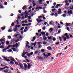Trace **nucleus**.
Masks as SVG:
<instances>
[{"label":"nucleus","mask_w":73,"mask_h":73,"mask_svg":"<svg viewBox=\"0 0 73 73\" xmlns=\"http://www.w3.org/2000/svg\"><path fill=\"white\" fill-rule=\"evenodd\" d=\"M66 5L67 6H69V3H66Z\"/></svg>","instance_id":"7c9ffc66"},{"label":"nucleus","mask_w":73,"mask_h":73,"mask_svg":"<svg viewBox=\"0 0 73 73\" xmlns=\"http://www.w3.org/2000/svg\"><path fill=\"white\" fill-rule=\"evenodd\" d=\"M11 26L13 27V26H14V23L13 22L11 24Z\"/></svg>","instance_id":"49530a36"},{"label":"nucleus","mask_w":73,"mask_h":73,"mask_svg":"<svg viewBox=\"0 0 73 73\" xmlns=\"http://www.w3.org/2000/svg\"><path fill=\"white\" fill-rule=\"evenodd\" d=\"M66 39H67V38L65 37V38H64L63 40L64 41H66Z\"/></svg>","instance_id":"338daca9"},{"label":"nucleus","mask_w":73,"mask_h":73,"mask_svg":"<svg viewBox=\"0 0 73 73\" xmlns=\"http://www.w3.org/2000/svg\"><path fill=\"white\" fill-rule=\"evenodd\" d=\"M36 21L38 22V23H40V20L39 21V20H38V19H36Z\"/></svg>","instance_id":"cd10ccee"},{"label":"nucleus","mask_w":73,"mask_h":73,"mask_svg":"<svg viewBox=\"0 0 73 73\" xmlns=\"http://www.w3.org/2000/svg\"><path fill=\"white\" fill-rule=\"evenodd\" d=\"M25 13L26 14V15H28V13L27 12V11H26L25 12Z\"/></svg>","instance_id":"b1692460"},{"label":"nucleus","mask_w":73,"mask_h":73,"mask_svg":"<svg viewBox=\"0 0 73 73\" xmlns=\"http://www.w3.org/2000/svg\"><path fill=\"white\" fill-rule=\"evenodd\" d=\"M8 38L9 39H10V38H11V36H8Z\"/></svg>","instance_id":"e433bc0d"},{"label":"nucleus","mask_w":73,"mask_h":73,"mask_svg":"<svg viewBox=\"0 0 73 73\" xmlns=\"http://www.w3.org/2000/svg\"><path fill=\"white\" fill-rule=\"evenodd\" d=\"M3 58L5 59V60H6L8 62H9V61H11V60H10L9 59H7V57L5 56H4Z\"/></svg>","instance_id":"f03ea898"},{"label":"nucleus","mask_w":73,"mask_h":73,"mask_svg":"<svg viewBox=\"0 0 73 73\" xmlns=\"http://www.w3.org/2000/svg\"><path fill=\"white\" fill-rule=\"evenodd\" d=\"M25 53H24L23 54H22V57H24V55H25Z\"/></svg>","instance_id":"4c0bfd02"},{"label":"nucleus","mask_w":73,"mask_h":73,"mask_svg":"<svg viewBox=\"0 0 73 73\" xmlns=\"http://www.w3.org/2000/svg\"><path fill=\"white\" fill-rule=\"evenodd\" d=\"M35 40H36V36H34L32 40H31V41H32V42H33Z\"/></svg>","instance_id":"f8f14e48"},{"label":"nucleus","mask_w":73,"mask_h":73,"mask_svg":"<svg viewBox=\"0 0 73 73\" xmlns=\"http://www.w3.org/2000/svg\"><path fill=\"white\" fill-rule=\"evenodd\" d=\"M0 70H4V69H5V68H2L0 69Z\"/></svg>","instance_id":"4d7b16f0"},{"label":"nucleus","mask_w":73,"mask_h":73,"mask_svg":"<svg viewBox=\"0 0 73 73\" xmlns=\"http://www.w3.org/2000/svg\"><path fill=\"white\" fill-rule=\"evenodd\" d=\"M70 25V23H66V26H67L68 27H69V25Z\"/></svg>","instance_id":"aec40b11"},{"label":"nucleus","mask_w":73,"mask_h":73,"mask_svg":"<svg viewBox=\"0 0 73 73\" xmlns=\"http://www.w3.org/2000/svg\"><path fill=\"white\" fill-rule=\"evenodd\" d=\"M27 8V7L25 6H24L22 8L23 9V10H24L25 9Z\"/></svg>","instance_id":"f3484780"},{"label":"nucleus","mask_w":73,"mask_h":73,"mask_svg":"<svg viewBox=\"0 0 73 73\" xmlns=\"http://www.w3.org/2000/svg\"><path fill=\"white\" fill-rule=\"evenodd\" d=\"M24 29V27H23L22 28H21L20 29L21 30V31H23V30Z\"/></svg>","instance_id":"37998d69"},{"label":"nucleus","mask_w":73,"mask_h":73,"mask_svg":"<svg viewBox=\"0 0 73 73\" xmlns=\"http://www.w3.org/2000/svg\"><path fill=\"white\" fill-rule=\"evenodd\" d=\"M40 34H42L43 36H45V32H42L40 33Z\"/></svg>","instance_id":"6e6552de"},{"label":"nucleus","mask_w":73,"mask_h":73,"mask_svg":"<svg viewBox=\"0 0 73 73\" xmlns=\"http://www.w3.org/2000/svg\"><path fill=\"white\" fill-rule=\"evenodd\" d=\"M37 57L38 58V59H39L40 60H42L44 58H43V57H41L40 56H37Z\"/></svg>","instance_id":"20e7f679"},{"label":"nucleus","mask_w":73,"mask_h":73,"mask_svg":"<svg viewBox=\"0 0 73 73\" xmlns=\"http://www.w3.org/2000/svg\"><path fill=\"white\" fill-rule=\"evenodd\" d=\"M20 25H17L15 26L16 28H20Z\"/></svg>","instance_id":"4468645a"},{"label":"nucleus","mask_w":73,"mask_h":73,"mask_svg":"<svg viewBox=\"0 0 73 73\" xmlns=\"http://www.w3.org/2000/svg\"><path fill=\"white\" fill-rule=\"evenodd\" d=\"M5 69H9V67L8 66H5L4 67Z\"/></svg>","instance_id":"c9c22d12"},{"label":"nucleus","mask_w":73,"mask_h":73,"mask_svg":"<svg viewBox=\"0 0 73 73\" xmlns=\"http://www.w3.org/2000/svg\"><path fill=\"white\" fill-rule=\"evenodd\" d=\"M18 18L19 20L20 19H21V17H20V16H19L18 17Z\"/></svg>","instance_id":"8fccbe9b"},{"label":"nucleus","mask_w":73,"mask_h":73,"mask_svg":"<svg viewBox=\"0 0 73 73\" xmlns=\"http://www.w3.org/2000/svg\"><path fill=\"white\" fill-rule=\"evenodd\" d=\"M27 31H28L27 30L24 29L23 32H27Z\"/></svg>","instance_id":"58836bf2"},{"label":"nucleus","mask_w":73,"mask_h":73,"mask_svg":"<svg viewBox=\"0 0 73 73\" xmlns=\"http://www.w3.org/2000/svg\"><path fill=\"white\" fill-rule=\"evenodd\" d=\"M48 33H46V34L45 35L46 36H48Z\"/></svg>","instance_id":"13d9d810"},{"label":"nucleus","mask_w":73,"mask_h":73,"mask_svg":"<svg viewBox=\"0 0 73 73\" xmlns=\"http://www.w3.org/2000/svg\"><path fill=\"white\" fill-rule=\"evenodd\" d=\"M9 71V70L8 69H6V70H4V72H5V73H8Z\"/></svg>","instance_id":"ddd939ff"},{"label":"nucleus","mask_w":73,"mask_h":73,"mask_svg":"<svg viewBox=\"0 0 73 73\" xmlns=\"http://www.w3.org/2000/svg\"><path fill=\"white\" fill-rule=\"evenodd\" d=\"M10 64H14V62L13 61L10 62Z\"/></svg>","instance_id":"a19ab883"},{"label":"nucleus","mask_w":73,"mask_h":73,"mask_svg":"<svg viewBox=\"0 0 73 73\" xmlns=\"http://www.w3.org/2000/svg\"><path fill=\"white\" fill-rule=\"evenodd\" d=\"M43 56L44 57H46V58H48V54H46L45 53H43Z\"/></svg>","instance_id":"423d86ee"},{"label":"nucleus","mask_w":73,"mask_h":73,"mask_svg":"<svg viewBox=\"0 0 73 73\" xmlns=\"http://www.w3.org/2000/svg\"><path fill=\"white\" fill-rule=\"evenodd\" d=\"M27 17H28V15H25V18H27Z\"/></svg>","instance_id":"774afa93"},{"label":"nucleus","mask_w":73,"mask_h":73,"mask_svg":"<svg viewBox=\"0 0 73 73\" xmlns=\"http://www.w3.org/2000/svg\"><path fill=\"white\" fill-rule=\"evenodd\" d=\"M56 38L55 37L53 38H52V40L53 41H56Z\"/></svg>","instance_id":"393cba45"},{"label":"nucleus","mask_w":73,"mask_h":73,"mask_svg":"<svg viewBox=\"0 0 73 73\" xmlns=\"http://www.w3.org/2000/svg\"><path fill=\"white\" fill-rule=\"evenodd\" d=\"M7 49H9V48L8 47L5 48L4 49H3V51H5V50H6Z\"/></svg>","instance_id":"9d476101"},{"label":"nucleus","mask_w":73,"mask_h":73,"mask_svg":"<svg viewBox=\"0 0 73 73\" xmlns=\"http://www.w3.org/2000/svg\"><path fill=\"white\" fill-rule=\"evenodd\" d=\"M39 4H40V5H41V4H40V3H42V0H39Z\"/></svg>","instance_id":"412c9836"},{"label":"nucleus","mask_w":73,"mask_h":73,"mask_svg":"<svg viewBox=\"0 0 73 73\" xmlns=\"http://www.w3.org/2000/svg\"><path fill=\"white\" fill-rule=\"evenodd\" d=\"M28 66H27L28 69H30L31 66H32V64L30 63L27 64Z\"/></svg>","instance_id":"7ed1b4c3"},{"label":"nucleus","mask_w":73,"mask_h":73,"mask_svg":"<svg viewBox=\"0 0 73 73\" xmlns=\"http://www.w3.org/2000/svg\"><path fill=\"white\" fill-rule=\"evenodd\" d=\"M26 25H27V24H23L22 25L23 27H25V26Z\"/></svg>","instance_id":"f704fd0d"},{"label":"nucleus","mask_w":73,"mask_h":73,"mask_svg":"<svg viewBox=\"0 0 73 73\" xmlns=\"http://www.w3.org/2000/svg\"><path fill=\"white\" fill-rule=\"evenodd\" d=\"M59 39V40H60V41H62V37H61L60 36Z\"/></svg>","instance_id":"6ab92c4d"},{"label":"nucleus","mask_w":73,"mask_h":73,"mask_svg":"<svg viewBox=\"0 0 73 73\" xmlns=\"http://www.w3.org/2000/svg\"><path fill=\"white\" fill-rule=\"evenodd\" d=\"M8 32H12V30H8Z\"/></svg>","instance_id":"3c124183"},{"label":"nucleus","mask_w":73,"mask_h":73,"mask_svg":"<svg viewBox=\"0 0 73 73\" xmlns=\"http://www.w3.org/2000/svg\"><path fill=\"white\" fill-rule=\"evenodd\" d=\"M55 10H56L55 9H52V12H54V11H55Z\"/></svg>","instance_id":"6e6d98bb"},{"label":"nucleus","mask_w":73,"mask_h":73,"mask_svg":"<svg viewBox=\"0 0 73 73\" xmlns=\"http://www.w3.org/2000/svg\"><path fill=\"white\" fill-rule=\"evenodd\" d=\"M47 38H48V40H49V41H52V39H51V38H52V36H48Z\"/></svg>","instance_id":"0eeeda50"},{"label":"nucleus","mask_w":73,"mask_h":73,"mask_svg":"<svg viewBox=\"0 0 73 73\" xmlns=\"http://www.w3.org/2000/svg\"><path fill=\"white\" fill-rule=\"evenodd\" d=\"M17 28H15L14 29L13 31L14 32H16V31H17Z\"/></svg>","instance_id":"4be33fe9"},{"label":"nucleus","mask_w":73,"mask_h":73,"mask_svg":"<svg viewBox=\"0 0 73 73\" xmlns=\"http://www.w3.org/2000/svg\"><path fill=\"white\" fill-rule=\"evenodd\" d=\"M70 9H73V6L72 7V8L71 7H70Z\"/></svg>","instance_id":"603ef678"},{"label":"nucleus","mask_w":73,"mask_h":73,"mask_svg":"<svg viewBox=\"0 0 73 73\" xmlns=\"http://www.w3.org/2000/svg\"><path fill=\"white\" fill-rule=\"evenodd\" d=\"M19 66L20 68L21 69H24V70H26V69L24 68H23V65H20Z\"/></svg>","instance_id":"39448f33"},{"label":"nucleus","mask_w":73,"mask_h":73,"mask_svg":"<svg viewBox=\"0 0 73 73\" xmlns=\"http://www.w3.org/2000/svg\"><path fill=\"white\" fill-rule=\"evenodd\" d=\"M60 42H56L55 44L56 45H57L58 44H59V43Z\"/></svg>","instance_id":"0e129e2a"},{"label":"nucleus","mask_w":73,"mask_h":73,"mask_svg":"<svg viewBox=\"0 0 73 73\" xmlns=\"http://www.w3.org/2000/svg\"><path fill=\"white\" fill-rule=\"evenodd\" d=\"M0 7H1V8H2V9L4 8V7H3V6L1 5H0Z\"/></svg>","instance_id":"c756f323"},{"label":"nucleus","mask_w":73,"mask_h":73,"mask_svg":"<svg viewBox=\"0 0 73 73\" xmlns=\"http://www.w3.org/2000/svg\"><path fill=\"white\" fill-rule=\"evenodd\" d=\"M9 44V41H7L6 43V45H8Z\"/></svg>","instance_id":"bf43d9fd"},{"label":"nucleus","mask_w":73,"mask_h":73,"mask_svg":"<svg viewBox=\"0 0 73 73\" xmlns=\"http://www.w3.org/2000/svg\"><path fill=\"white\" fill-rule=\"evenodd\" d=\"M13 51H14V52H16V48H13Z\"/></svg>","instance_id":"79ce46f5"},{"label":"nucleus","mask_w":73,"mask_h":73,"mask_svg":"<svg viewBox=\"0 0 73 73\" xmlns=\"http://www.w3.org/2000/svg\"><path fill=\"white\" fill-rule=\"evenodd\" d=\"M28 19V20L31 19V17L30 16H29Z\"/></svg>","instance_id":"09e8293b"},{"label":"nucleus","mask_w":73,"mask_h":73,"mask_svg":"<svg viewBox=\"0 0 73 73\" xmlns=\"http://www.w3.org/2000/svg\"><path fill=\"white\" fill-rule=\"evenodd\" d=\"M43 12L44 13H46L47 12V11H45V10H44Z\"/></svg>","instance_id":"69168bd1"},{"label":"nucleus","mask_w":73,"mask_h":73,"mask_svg":"<svg viewBox=\"0 0 73 73\" xmlns=\"http://www.w3.org/2000/svg\"><path fill=\"white\" fill-rule=\"evenodd\" d=\"M24 67L25 68H27V64H24Z\"/></svg>","instance_id":"5701e85b"},{"label":"nucleus","mask_w":73,"mask_h":73,"mask_svg":"<svg viewBox=\"0 0 73 73\" xmlns=\"http://www.w3.org/2000/svg\"><path fill=\"white\" fill-rule=\"evenodd\" d=\"M41 51H42V52H45V50H44V49H42L41 50Z\"/></svg>","instance_id":"a18cd8bd"},{"label":"nucleus","mask_w":73,"mask_h":73,"mask_svg":"<svg viewBox=\"0 0 73 73\" xmlns=\"http://www.w3.org/2000/svg\"><path fill=\"white\" fill-rule=\"evenodd\" d=\"M12 50L11 49L9 50V52H12Z\"/></svg>","instance_id":"e2e57ef3"},{"label":"nucleus","mask_w":73,"mask_h":73,"mask_svg":"<svg viewBox=\"0 0 73 73\" xmlns=\"http://www.w3.org/2000/svg\"><path fill=\"white\" fill-rule=\"evenodd\" d=\"M5 40V38H1L0 39V41L1 42H2V41H4Z\"/></svg>","instance_id":"1a4fd4ad"},{"label":"nucleus","mask_w":73,"mask_h":73,"mask_svg":"<svg viewBox=\"0 0 73 73\" xmlns=\"http://www.w3.org/2000/svg\"><path fill=\"white\" fill-rule=\"evenodd\" d=\"M38 52V51H36L35 52V54H37Z\"/></svg>","instance_id":"72a5a7b5"},{"label":"nucleus","mask_w":73,"mask_h":73,"mask_svg":"<svg viewBox=\"0 0 73 73\" xmlns=\"http://www.w3.org/2000/svg\"><path fill=\"white\" fill-rule=\"evenodd\" d=\"M20 41V40H19V39H18L17 40H16L15 42H18V41Z\"/></svg>","instance_id":"ea45409f"},{"label":"nucleus","mask_w":73,"mask_h":73,"mask_svg":"<svg viewBox=\"0 0 73 73\" xmlns=\"http://www.w3.org/2000/svg\"><path fill=\"white\" fill-rule=\"evenodd\" d=\"M26 61H27V62H30V61L29 60L27 59H26Z\"/></svg>","instance_id":"c03bdc74"},{"label":"nucleus","mask_w":73,"mask_h":73,"mask_svg":"<svg viewBox=\"0 0 73 73\" xmlns=\"http://www.w3.org/2000/svg\"><path fill=\"white\" fill-rule=\"evenodd\" d=\"M66 13H65V14H63L62 15V16H63V17H66Z\"/></svg>","instance_id":"a878e982"},{"label":"nucleus","mask_w":73,"mask_h":73,"mask_svg":"<svg viewBox=\"0 0 73 73\" xmlns=\"http://www.w3.org/2000/svg\"><path fill=\"white\" fill-rule=\"evenodd\" d=\"M69 7H64V8H65V9H69Z\"/></svg>","instance_id":"c85d7f7f"},{"label":"nucleus","mask_w":73,"mask_h":73,"mask_svg":"<svg viewBox=\"0 0 73 73\" xmlns=\"http://www.w3.org/2000/svg\"><path fill=\"white\" fill-rule=\"evenodd\" d=\"M69 9H68L69 11L67 12V13L68 14V15H69V16H70V15H72V10H70L69 11Z\"/></svg>","instance_id":"f257e3e1"},{"label":"nucleus","mask_w":73,"mask_h":73,"mask_svg":"<svg viewBox=\"0 0 73 73\" xmlns=\"http://www.w3.org/2000/svg\"><path fill=\"white\" fill-rule=\"evenodd\" d=\"M30 56H31V55L30 54H27V56H28L29 57H30Z\"/></svg>","instance_id":"473e14b6"},{"label":"nucleus","mask_w":73,"mask_h":73,"mask_svg":"<svg viewBox=\"0 0 73 73\" xmlns=\"http://www.w3.org/2000/svg\"><path fill=\"white\" fill-rule=\"evenodd\" d=\"M0 48L2 49H4V47L1 46H0Z\"/></svg>","instance_id":"5fc2aeb1"},{"label":"nucleus","mask_w":73,"mask_h":73,"mask_svg":"<svg viewBox=\"0 0 73 73\" xmlns=\"http://www.w3.org/2000/svg\"><path fill=\"white\" fill-rule=\"evenodd\" d=\"M6 28V27L5 26L4 27H1V29L2 30H4L5 29V28Z\"/></svg>","instance_id":"dca6fc26"},{"label":"nucleus","mask_w":73,"mask_h":73,"mask_svg":"<svg viewBox=\"0 0 73 73\" xmlns=\"http://www.w3.org/2000/svg\"><path fill=\"white\" fill-rule=\"evenodd\" d=\"M66 37L67 38V39H69V38H70V37H69V35L67 36Z\"/></svg>","instance_id":"bb28decb"},{"label":"nucleus","mask_w":73,"mask_h":73,"mask_svg":"<svg viewBox=\"0 0 73 73\" xmlns=\"http://www.w3.org/2000/svg\"><path fill=\"white\" fill-rule=\"evenodd\" d=\"M48 50H52V47L49 46L47 47Z\"/></svg>","instance_id":"9b49d317"},{"label":"nucleus","mask_w":73,"mask_h":73,"mask_svg":"<svg viewBox=\"0 0 73 73\" xmlns=\"http://www.w3.org/2000/svg\"><path fill=\"white\" fill-rule=\"evenodd\" d=\"M68 35V33H66L64 34V36L66 37Z\"/></svg>","instance_id":"2f4dec72"},{"label":"nucleus","mask_w":73,"mask_h":73,"mask_svg":"<svg viewBox=\"0 0 73 73\" xmlns=\"http://www.w3.org/2000/svg\"><path fill=\"white\" fill-rule=\"evenodd\" d=\"M42 44L43 45H45V44H47V42L45 41H44L43 42Z\"/></svg>","instance_id":"a211bd4d"},{"label":"nucleus","mask_w":73,"mask_h":73,"mask_svg":"<svg viewBox=\"0 0 73 73\" xmlns=\"http://www.w3.org/2000/svg\"><path fill=\"white\" fill-rule=\"evenodd\" d=\"M47 39V37H45L44 38V41H45V40H46Z\"/></svg>","instance_id":"680f3d73"},{"label":"nucleus","mask_w":73,"mask_h":73,"mask_svg":"<svg viewBox=\"0 0 73 73\" xmlns=\"http://www.w3.org/2000/svg\"><path fill=\"white\" fill-rule=\"evenodd\" d=\"M49 30L50 31H53V28H50Z\"/></svg>","instance_id":"864d4df0"},{"label":"nucleus","mask_w":73,"mask_h":73,"mask_svg":"<svg viewBox=\"0 0 73 73\" xmlns=\"http://www.w3.org/2000/svg\"><path fill=\"white\" fill-rule=\"evenodd\" d=\"M33 52H31L30 53V55H33Z\"/></svg>","instance_id":"de8ad7c7"},{"label":"nucleus","mask_w":73,"mask_h":73,"mask_svg":"<svg viewBox=\"0 0 73 73\" xmlns=\"http://www.w3.org/2000/svg\"><path fill=\"white\" fill-rule=\"evenodd\" d=\"M51 56V54L50 53H47V58L49 56Z\"/></svg>","instance_id":"2eb2a0df"},{"label":"nucleus","mask_w":73,"mask_h":73,"mask_svg":"<svg viewBox=\"0 0 73 73\" xmlns=\"http://www.w3.org/2000/svg\"><path fill=\"white\" fill-rule=\"evenodd\" d=\"M55 7L56 8H58V7L57 5H56L55 6Z\"/></svg>","instance_id":"052dcab7"}]
</instances>
